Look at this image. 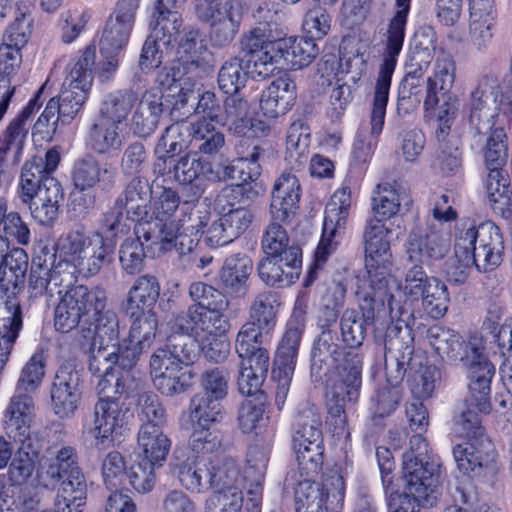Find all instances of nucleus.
<instances>
[{"label":"nucleus","instance_id":"393cba45","mask_svg":"<svg viewBox=\"0 0 512 512\" xmlns=\"http://www.w3.org/2000/svg\"><path fill=\"white\" fill-rule=\"evenodd\" d=\"M198 19L208 26L207 38L214 48L229 46L240 30L243 6L237 0H199Z\"/></svg>","mask_w":512,"mask_h":512},{"label":"nucleus","instance_id":"aec40b11","mask_svg":"<svg viewBox=\"0 0 512 512\" xmlns=\"http://www.w3.org/2000/svg\"><path fill=\"white\" fill-rule=\"evenodd\" d=\"M306 305L296 300L286 329L273 359L271 379L276 383L275 401L284 404L295 371L302 335L305 329Z\"/></svg>","mask_w":512,"mask_h":512},{"label":"nucleus","instance_id":"49530a36","mask_svg":"<svg viewBox=\"0 0 512 512\" xmlns=\"http://www.w3.org/2000/svg\"><path fill=\"white\" fill-rule=\"evenodd\" d=\"M28 255L21 245H13L5 264L0 268V290L7 298L15 297L24 288Z\"/></svg>","mask_w":512,"mask_h":512},{"label":"nucleus","instance_id":"6ab92c4d","mask_svg":"<svg viewBox=\"0 0 512 512\" xmlns=\"http://www.w3.org/2000/svg\"><path fill=\"white\" fill-rule=\"evenodd\" d=\"M508 158V136L502 127L491 128L484 147V162L488 175L486 191L494 214L505 220L512 217V189L504 166Z\"/></svg>","mask_w":512,"mask_h":512},{"label":"nucleus","instance_id":"052dcab7","mask_svg":"<svg viewBox=\"0 0 512 512\" xmlns=\"http://www.w3.org/2000/svg\"><path fill=\"white\" fill-rule=\"evenodd\" d=\"M352 203L351 180H344L335 190L325 207L324 222L326 225L346 228Z\"/></svg>","mask_w":512,"mask_h":512},{"label":"nucleus","instance_id":"4be33fe9","mask_svg":"<svg viewBox=\"0 0 512 512\" xmlns=\"http://www.w3.org/2000/svg\"><path fill=\"white\" fill-rule=\"evenodd\" d=\"M222 446V437L213 429L191 427L188 440L190 455L175 466V473L182 487L191 493L209 491L208 456Z\"/></svg>","mask_w":512,"mask_h":512},{"label":"nucleus","instance_id":"774afa93","mask_svg":"<svg viewBox=\"0 0 512 512\" xmlns=\"http://www.w3.org/2000/svg\"><path fill=\"white\" fill-rule=\"evenodd\" d=\"M91 18L92 12L87 8L63 11L59 19L61 41L65 44L73 43L84 32Z\"/></svg>","mask_w":512,"mask_h":512},{"label":"nucleus","instance_id":"b1692460","mask_svg":"<svg viewBox=\"0 0 512 512\" xmlns=\"http://www.w3.org/2000/svg\"><path fill=\"white\" fill-rule=\"evenodd\" d=\"M222 198V191L215 200L219 218L213 221L206 229V243L211 248L230 244L241 237L251 226L254 214L241 203L246 199L244 195H227Z\"/></svg>","mask_w":512,"mask_h":512},{"label":"nucleus","instance_id":"37998d69","mask_svg":"<svg viewBox=\"0 0 512 512\" xmlns=\"http://www.w3.org/2000/svg\"><path fill=\"white\" fill-rule=\"evenodd\" d=\"M137 444V458L160 468L166 462L172 442L163 433L162 427L154 423H143L138 432Z\"/></svg>","mask_w":512,"mask_h":512},{"label":"nucleus","instance_id":"3c124183","mask_svg":"<svg viewBox=\"0 0 512 512\" xmlns=\"http://www.w3.org/2000/svg\"><path fill=\"white\" fill-rule=\"evenodd\" d=\"M86 147L98 155H110L119 151L122 139L119 126L103 117H96L90 126L86 140Z\"/></svg>","mask_w":512,"mask_h":512},{"label":"nucleus","instance_id":"338daca9","mask_svg":"<svg viewBox=\"0 0 512 512\" xmlns=\"http://www.w3.org/2000/svg\"><path fill=\"white\" fill-rule=\"evenodd\" d=\"M420 298L424 310L431 318L440 319L446 314L450 297L447 286L441 280L431 277L430 284Z\"/></svg>","mask_w":512,"mask_h":512},{"label":"nucleus","instance_id":"bf43d9fd","mask_svg":"<svg viewBox=\"0 0 512 512\" xmlns=\"http://www.w3.org/2000/svg\"><path fill=\"white\" fill-rule=\"evenodd\" d=\"M430 62L431 55L427 49L415 51L411 54L406 63L405 75L399 86V95L403 94V99L419 92ZM398 100H400V97Z\"/></svg>","mask_w":512,"mask_h":512},{"label":"nucleus","instance_id":"2f4dec72","mask_svg":"<svg viewBox=\"0 0 512 512\" xmlns=\"http://www.w3.org/2000/svg\"><path fill=\"white\" fill-rule=\"evenodd\" d=\"M218 173L214 171L212 162L198 156L188 154L178 160L176 166V180L182 185L184 196L183 207L190 210L189 217L194 215L193 210L203 207L198 202L205 193L210 182L219 180Z\"/></svg>","mask_w":512,"mask_h":512},{"label":"nucleus","instance_id":"f3484780","mask_svg":"<svg viewBox=\"0 0 512 512\" xmlns=\"http://www.w3.org/2000/svg\"><path fill=\"white\" fill-rule=\"evenodd\" d=\"M454 249L466 267L475 266L480 272H489L503 261L504 239L500 228L491 221L469 227L463 224L456 234Z\"/></svg>","mask_w":512,"mask_h":512},{"label":"nucleus","instance_id":"4d7b16f0","mask_svg":"<svg viewBox=\"0 0 512 512\" xmlns=\"http://www.w3.org/2000/svg\"><path fill=\"white\" fill-rule=\"evenodd\" d=\"M141 235L136 234V238H128L120 246L119 260L123 270L130 275L139 273L144 266V259L147 256L163 254L155 248H149Z\"/></svg>","mask_w":512,"mask_h":512},{"label":"nucleus","instance_id":"c9c22d12","mask_svg":"<svg viewBox=\"0 0 512 512\" xmlns=\"http://www.w3.org/2000/svg\"><path fill=\"white\" fill-rule=\"evenodd\" d=\"M130 321V329L127 338L118 344L122 349V358L125 366L135 367L142 353L152 345L157 329L158 317L154 311H138L132 314L124 310Z\"/></svg>","mask_w":512,"mask_h":512},{"label":"nucleus","instance_id":"bb28decb","mask_svg":"<svg viewBox=\"0 0 512 512\" xmlns=\"http://www.w3.org/2000/svg\"><path fill=\"white\" fill-rule=\"evenodd\" d=\"M391 232L376 218H369L363 232L365 268L369 288L390 290L392 252L388 234Z\"/></svg>","mask_w":512,"mask_h":512},{"label":"nucleus","instance_id":"79ce46f5","mask_svg":"<svg viewBox=\"0 0 512 512\" xmlns=\"http://www.w3.org/2000/svg\"><path fill=\"white\" fill-rule=\"evenodd\" d=\"M406 251L412 262L422 265L442 259L448 251V246L437 231L415 227L409 233Z\"/></svg>","mask_w":512,"mask_h":512},{"label":"nucleus","instance_id":"473e14b6","mask_svg":"<svg viewBox=\"0 0 512 512\" xmlns=\"http://www.w3.org/2000/svg\"><path fill=\"white\" fill-rule=\"evenodd\" d=\"M128 413L129 409L124 407V403L98 399L94 406L93 426L88 430L95 449L104 451L120 441L128 429Z\"/></svg>","mask_w":512,"mask_h":512},{"label":"nucleus","instance_id":"13d9d810","mask_svg":"<svg viewBox=\"0 0 512 512\" xmlns=\"http://www.w3.org/2000/svg\"><path fill=\"white\" fill-rule=\"evenodd\" d=\"M0 237L12 245L27 246L31 232L28 225L16 211L8 212V201L0 197Z\"/></svg>","mask_w":512,"mask_h":512},{"label":"nucleus","instance_id":"c85d7f7f","mask_svg":"<svg viewBox=\"0 0 512 512\" xmlns=\"http://www.w3.org/2000/svg\"><path fill=\"white\" fill-rule=\"evenodd\" d=\"M236 152L237 157L224 167L223 174L225 179L237 182L222 189V198L235 193L246 196L247 200H252L258 195L253 182L261 175L262 167L259 159L264 149L260 143L255 141L248 143L245 140L239 141Z\"/></svg>","mask_w":512,"mask_h":512},{"label":"nucleus","instance_id":"a211bd4d","mask_svg":"<svg viewBox=\"0 0 512 512\" xmlns=\"http://www.w3.org/2000/svg\"><path fill=\"white\" fill-rule=\"evenodd\" d=\"M138 9L132 2L117 1L103 27L99 49L101 60L93 68L101 81L111 80L117 72L129 43Z\"/></svg>","mask_w":512,"mask_h":512},{"label":"nucleus","instance_id":"c756f323","mask_svg":"<svg viewBox=\"0 0 512 512\" xmlns=\"http://www.w3.org/2000/svg\"><path fill=\"white\" fill-rule=\"evenodd\" d=\"M96 325L88 326L81 322L78 327L81 328L82 337L84 341H80L82 349L88 346L89 371L96 376H102L106 373L107 366L110 370L114 369V365L118 364L123 370H131L133 367L124 365L122 358V349L118 344L119 338V320L117 319V334L116 336L110 335L107 327H95Z\"/></svg>","mask_w":512,"mask_h":512},{"label":"nucleus","instance_id":"423d86ee","mask_svg":"<svg viewBox=\"0 0 512 512\" xmlns=\"http://www.w3.org/2000/svg\"><path fill=\"white\" fill-rule=\"evenodd\" d=\"M270 22L259 23L242 41L248 60L255 67L285 64L292 69L309 66L319 53L318 46L307 36L282 37Z\"/></svg>","mask_w":512,"mask_h":512},{"label":"nucleus","instance_id":"f704fd0d","mask_svg":"<svg viewBox=\"0 0 512 512\" xmlns=\"http://www.w3.org/2000/svg\"><path fill=\"white\" fill-rule=\"evenodd\" d=\"M293 447L301 475L312 477L322 470L325 446L321 423L298 420L294 424Z\"/></svg>","mask_w":512,"mask_h":512},{"label":"nucleus","instance_id":"58836bf2","mask_svg":"<svg viewBox=\"0 0 512 512\" xmlns=\"http://www.w3.org/2000/svg\"><path fill=\"white\" fill-rule=\"evenodd\" d=\"M297 101V86L288 73L275 78L259 99V112L268 120H276L289 113Z\"/></svg>","mask_w":512,"mask_h":512},{"label":"nucleus","instance_id":"72a5a7b5","mask_svg":"<svg viewBox=\"0 0 512 512\" xmlns=\"http://www.w3.org/2000/svg\"><path fill=\"white\" fill-rule=\"evenodd\" d=\"M413 355L414 353L411 355L412 368L406 372L413 399L406 403L405 413L413 429L423 430L425 425L429 424V414L423 400L432 396L439 378V371L435 365L420 364L416 369L417 364L414 362Z\"/></svg>","mask_w":512,"mask_h":512},{"label":"nucleus","instance_id":"cd10ccee","mask_svg":"<svg viewBox=\"0 0 512 512\" xmlns=\"http://www.w3.org/2000/svg\"><path fill=\"white\" fill-rule=\"evenodd\" d=\"M325 378V397L327 414L325 425L334 437L349 435L345 403L356 402L360 395L362 378L352 383L351 375L329 371V374L315 375Z\"/></svg>","mask_w":512,"mask_h":512},{"label":"nucleus","instance_id":"864d4df0","mask_svg":"<svg viewBox=\"0 0 512 512\" xmlns=\"http://www.w3.org/2000/svg\"><path fill=\"white\" fill-rule=\"evenodd\" d=\"M182 212L183 215L179 222L182 223L181 226L190 223L186 229L190 230L194 237L180 233V225L178 224V238L176 245L172 249L175 248L180 254H187L192 252L203 235L206 236L205 228L208 227L211 212L209 206L195 208L193 210L194 215L191 216L192 218L189 217V209L182 206Z\"/></svg>","mask_w":512,"mask_h":512},{"label":"nucleus","instance_id":"69168bd1","mask_svg":"<svg viewBox=\"0 0 512 512\" xmlns=\"http://www.w3.org/2000/svg\"><path fill=\"white\" fill-rule=\"evenodd\" d=\"M32 26L33 19L29 8L24 6L22 9L20 4H17L15 19L7 27L1 44L22 50L31 37Z\"/></svg>","mask_w":512,"mask_h":512},{"label":"nucleus","instance_id":"a19ab883","mask_svg":"<svg viewBox=\"0 0 512 512\" xmlns=\"http://www.w3.org/2000/svg\"><path fill=\"white\" fill-rule=\"evenodd\" d=\"M470 348L475 355V359L469 366L470 405L479 412L487 414L491 410V381L495 375V367L477 347Z\"/></svg>","mask_w":512,"mask_h":512},{"label":"nucleus","instance_id":"8fccbe9b","mask_svg":"<svg viewBox=\"0 0 512 512\" xmlns=\"http://www.w3.org/2000/svg\"><path fill=\"white\" fill-rule=\"evenodd\" d=\"M3 310L5 315L0 318V374L10 358L23 327L22 308L19 303L7 300Z\"/></svg>","mask_w":512,"mask_h":512},{"label":"nucleus","instance_id":"0e129e2a","mask_svg":"<svg viewBox=\"0 0 512 512\" xmlns=\"http://www.w3.org/2000/svg\"><path fill=\"white\" fill-rule=\"evenodd\" d=\"M44 375V355L42 352H35L22 368L21 375L17 382L16 392L11 398L24 395L33 400V397L29 393L38 389L42 383Z\"/></svg>","mask_w":512,"mask_h":512},{"label":"nucleus","instance_id":"1a4fd4ad","mask_svg":"<svg viewBox=\"0 0 512 512\" xmlns=\"http://www.w3.org/2000/svg\"><path fill=\"white\" fill-rule=\"evenodd\" d=\"M189 295L194 303L175 316L173 329L181 337H193L195 341L211 335H226L229 328L225 317L229 305L226 295L201 281L191 283Z\"/></svg>","mask_w":512,"mask_h":512},{"label":"nucleus","instance_id":"4c0bfd02","mask_svg":"<svg viewBox=\"0 0 512 512\" xmlns=\"http://www.w3.org/2000/svg\"><path fill=\"white\" fill-rule=\"evenodd\" d=\"M44 90L45 84L36 91L17 116L9 123L0 137V156L7 158L10 152L13 153L15 159L21 156L29 131V122L45 101V98H43Z\"/></svg>","mask_w":512,"mask_h":512},{"label":"nucleus","instance_id":"ddd939ff","mask_svg":"<svg viewBox=\"0 0 512 512\" xmlns=\"http://www.w3.org/2000/svg\"><path fill=\"white\" fill-rule=\"evenodd\" d=\"M456 61L454 56L440 49L437 53L433 74L427 79V91L423 107L425 118L434 119L439 141L445 140L451 131L458 111V99L451 89L456 79Z\"/></svg>","mask_w":512,"mask_h":512},{"label":"nucleus","instance_id":"7c9ffc66","mask_svg":"<svg viewBox=\"0 0 512 512\" xmlns=\"http://www.w3.org/2000/svg\"><path fill=\"white\" fill-rule=\"evenodd\" d=\"M61 161L58 147L48 149L44 157L34 155L28 158L21 169L18 195L24 204H31L44 189L60 186L53 176Z\"/></svg>","mask_w":512,"mask_h":512},{"label":"nucleus","instance_id":"c03bdc74","mask_svg":"<svg viewBox=\"0 0 512 512\" xmlns=\"http://www.w3.org/2000/svg\"><path fill=\"white\" fill-rule=\"evenodd\" d=\"M253 271V262L243 253L232 254L224 260L219 272L220 285L232 296H244L249 290L248 280Z\"/></svg>","mask_w":512,"mask_h":512},{"label":"nucleus","instance_id":"4468645a","mask_svg":"<svg viewBox=\"0 0 512 512\" xmlns=\"http://www.w3.org/2000/svg\"><path fill=\"white\" fill-rule=\"evenodd\" d=\"M96 45L90 43L72 59L69 73L64 79L59 95L48 102L55 107L61 125H70L84 110L95 75Z\"/></svg>","mask_w":512,"mask_h":512},{"label":"nucleus","instance_id":"5fc2aeb1","mask_svg":"<svg viewBox=\"0 0 512 512\" xmlns=\"http://www.w3.org/2000/svg\"><path fill=\"white\" fill-rule=\"evenodd\" d=\"M106 373L100 376L97 384L99 399L114 400L120 402L122 396L126 399L132 396L136 387L135 379L131 376L130 370H110L107 366Z\"/></svg>","mask_w":512,"mask_h":512},{"label":"nucleus","instance_id":"a878e982","mask_svg":"<svg viewBox=\"0 0 512 512\" xmlns=\"http://www.w3.org/2000/svg\"><path fill=\"white\" fill-rule=\"evenodd\" d=\"M345 490L341 473L336 469H327L320 485L309 480L297 484L295 512H341Z\"/></svg>","mask_w":512,"mask_h":512},{"label":"nucleus","instance_id":"ea45409f","mask_svg":"<svg viewBox=\"0 0 512 512\" xmlns=\"http://www.w3.org/2000/svg\"><path fill=\"white\" fill-rule=\"evenodd\" d=\"M208 482L212 493H234L241 491L238 481L241 468L236 458L226 453L222 445L216 452L208 456Z\"/></svg>","mask_w":512,"mask_h":512},{"label":"nucleus","instance_id":"2eb2a0df","mask_svg":"<svg viewBox=\"0 0 512 512\" xmlns=\"http://www.w3.org/2000/svg\"><path fill=\"white\" fill-rule=\"evenodd\" d=\"M43 469L51 481L60 483L54 504L56 511L82 512L86 504L87 484L76 448L61 446L53 456L46 458Z\"/></svg>","mask_w":512,"mask_h":512},{"label":"nucleus","instance_id":"5701e85b","mask_svg":"<svg viewBox=\"0 0 512 512\" xmlns=\"http://www.w3.org/2000/svg\"><path fill=\"white\" fill-rule=\"evenodd\" d=\"M202 396H194L190 404L191 427L212 429L222 422V401L228 395L229 372L224 367L206 369L201 376Z\"/></svg>","mask_w":512,"mask_h":512},{"label":"nucleus","instance_id":"412c9836","mask_svg":"<svg viewBox=\"0 0 512 512\" xmlns=\"http://www.w3.org/2000/svg\"><path fill=\"white\" fill-rule=\"evenodd\" d=\"M179 205L180 197L172 188L162 187L159 193L150 195L151 214L136 228V234L149 243V248L167 252L176 245L178 222L174 216Z\"/></svg>","mask_w":512,"mask_h":512},{"label":"nucleus","instance_id":"e2e57ef3","mask_svg":"<svg viewBox=\"0 0 512 512\" xmlns=\"http://www.w3.org/2000/svg\"><path fill=\"white\" fill-rule=\"evenodd\" d=\"M497 89H499V79L495 74H483L477 79L466 105L471 123L480 121L482 111L487 108L489 97L495 98Z\"/></svg>","mask_w":512,"mask_h":512},{"label":"nucleus","instance_id":"f03ea898","mask_svg":"<svg viewBox=\"0 0 512 512\" xmlns=\"http://www.w3.org/2000/svg\"><path fill=\"white\" fill-rule=\"evenodd\" d=\"M300 197L298 178L291 173H282L273 186L269 208L271 220L261 241L265 256L257 264L258 276L267 286H290L301 275L302 249L291 241L285 228L299 208Z\"/></svg>","mask_w":512,"mask_h":512},{"label":"nucleus","instance_id":"09e8293b","mask_svg":"<svg viewBox=\"0 0 512 512\" xmlns=\"http://www.w3.org/2000/svg\"><path fill=\"white\" fill-rule=\"evenodd\" d=\"M428 341L435 354L442 360L462 361L468 357L469 344L452 329L434 325L428 329Z\"/></svg>","mask_w":512,"mask_h":512},{"label":"nucleus","instance_id":"f257e3e1","mask_svg":"<svg viewBox=\"0 0 512 512\" xmlns=\"http://www.w3.org/2000/svg\"><path fill=\"white\" fill-rule=\"evenodd\" d=\"M394 295L391 290L370 288L360 311L346 310L340 320V331L344 347L337 343V334L333 327L337 313L331 309L319 319L321 333L315 340L311 352L312 375L329 374V371L351 375L352 383H359L362 378L364 353L362 345L367 334V326L376 318H392Z\"/></svg>","mask_w":512,"mask_h":512},{"label":"nucleus","instance_id":"6e6552de","mask_svg":"<svg viewBox=\"0 0 512 512\" xmlns=\"http://www.w3.org/2000/svg\"><path fill=\"white\" fill-rule=\"evenodd\" d=\"M414 338L408 329L398 323L389 324L384 335L386 380L377 386L373 399L374 417L385 418L398 408L403 398L402 382L412 368L411 355Z\"/></svg>","mask_w":512,"mask_h":512},{"label":"nucleus","instance_id":"7ed1b4c3","mask_svg":"<svg viewBox=\"0 0 512 512\" xmlns=\"http://www.w3.org/2000/svg\"><path fill=\"white\" fill-rule=\"evenodd\" d=\"M30 270L28 291L31 298L47 296L52 298L56 293L59 301L54 309V327L60 333H69L78 328L81 322L95 327H107L110 335L117 334V314L107 309L105 290L86 285H65L55 280L61 278V270Z\"/></svg>","mask_w":512,"mask_h":512},{"label":"nucleus","instance_id":"0eeeda50","mask_svg":"<svg viewBox=\"0 0 512 512\" xmlns=\"http://www.w3.org/2000/svg\"><path fill=\"white\" fill-rule=\"evenodd\" d=\"M55 247L58 255L57 269L62 272L61 278L55 280L65 285H77L79 275L86 278L97 275L113 252L101 233L90 235L82 226L60 235Z\"/></svg>","mask_w":512,"mask_h":512},{"label":"nucleus","instance_id":"9b49d317","mask_svg":"<svg viewBox=\"0 0 512 512\" xmlns=\"http://www.w3.org/2000/svg\"><path fill=\"white\" fill-rule=\"evenodd\" d=\"M34 400L28 396L11 398L4 411V429L20 445L8 467V479L27 482L40 463V445L31 437Z\"/></svg>","mask_w":512,"mask_h":512},{"label":"nucleus","instance_id":"603ef678","mask_svg":"<svg viewBox=\"0 0 512 512\" xmlns=\"http://www.w3.org/2000/svg\"><path fill=\"white\" fill-rule=\"evenodd\" d=\"M160 295L158 279L150 274L139 276L130 287L124 303V310L132 314L138 311H154Z\"/></svg>","mask_w":512,"mask_h":512},{"label":"nucleus","instance_id":"6e6d98bb","mask_svg":"<svg viewBox=\"0 0 512 512\" xmlns=\"http://www.w3.org/2000/svg\"><path fill=\"white\" fill-rule=\"evenodd\" d=\"M190 145L197 150V154L213 156L217 154L225 144L222 132L208 120L199 119L191 123Z\"/></svg>","mask_w":512,"mask_h":512},{"label":"nucleus","instance_id":"a18cd8bd","mask_svg":"<svg viewBox=\"0 0 512 512\" xmlns=\"http://www.w3.org/2000/svg\"><path fill=\"white\" fill-rule=\"evenodd\" d=\"M185 0H156L154 6L155 24L149 37L159 41L163 46H170L178 41L182 26V17L171 8H178Z\"/></svg>","mask_w":512,"mask_h":512},{"label":"nucleus","instance_id":"e433bc0d","mask_svg":"<svg viewBox=\"0 0 512 512\" xmlns=\"http://www.w3.org/2000/svg\"><path fill=\"white\" fill-rule=\"evenodd\" d=\"M80 377L69 364H62L54 377L51 386L52 410L61 419L74 415L81 400Z\"/></svg>","mask_w":512,"mask_h":512},{"label":"nucleus","instance_id":"20e7f679","mask_svg":"<svg viewBox=\"0 0 512 512\" xmlns=\"http://www.w3.org/2000/svg\"><path fill=\"white\" fill-rule=\"evenodd\" d=\"M281 306L279 293L268 290L256 295L249 307V319L240 328L235 349L241 359L237 384L242 393L255 394L264 383L270 363V343Z\"/></svg>","mask_w":512,"mask_h":512},{"label":"nucleus","instance_id":"39448f33","mask_svg":"<svg viewBox=\"0 0 512 512\" xmlns=\"http://www.w3.org/2000/svg\"><path fill=\"white\" fill-rule=\"evenodd\" d=\"M423 430L409 428L415 434L411 436L409 451L403 454V477L406 490L403 493L393 491L387 502L388 512H419L421 502H430L440 486L441 465L430 460L429 444Z\"/></svg>","mask_w":512,"mask_h":512},{"label":"nucleus","instance_id":"f8f14e48","mask_svg":"<svg viewBox=\"0 0 512 512\" xmlns=\"http://www.w3.org/2000/svg\"><path fill=\"white\" fill-rule=\"evenodd\" d=\"M196 356L193 340L171 335L165 347L157 348L150 358V375L155 388L166 396L186 392L195 376L191 366Z\"/></svg>","mask_w":512,"mask_h":512},{"label":"nucleus","instance_id":"9d476101","mask_svg":"<svg viewBox=\"0 0 512 512\" xmlns=\"http://www.w3.org/2000/svg\"><path fill=\"white\" fill-rule=\"evenodd\" d=\"M412 0H396V11L387 25L386 41L372 94L371 135L379 137L385 124L392 77L403 49Z\"/></svg>","mask_w":512,"mask_h":512},{"label":"nucleus","instance_id":"680f3d73","mask_svg":"<svg viewBox=\"0 0 512 512\" xmlns=\"http://www.w3.org/2000/svg\"><path fill=\"white\" fill-rule=\"evenodd\" d=\"M36 197L37 201L28 204L32 217L41 225H51L58 217L60 202L64 200L62 186L44 189Z\"/></svg>","mask_w":512,"mask_h":512},{"label":"nucleus","instance_id":"de8ad7c7","mask_svg":"<svg viewBox=\"0 0 512 512\" xmlns=\"http://www.w3.org/2000/svg\"><path fill=\"white\" fill-rule=\"evenodd\" d=\"M72 181L76 189L83 192L100 185L103 190L111 188L115 183V173L103 168L92 157L75 161L72 168Z\"/></svg>","mask_w":512,"mask_h":512},{"label":"nucleus","instance_id":"dca6fc26","mask_svg":"<svg viewBox=\"0 0 512 512\" xmlns=\"http://www.w3.org/2000/svg\"><path fill=\"white\" fill-rule=\"evenodd\" d=\"M460 436L465 439L453 448V456L459 471L468 477L497 470L498 453L492 440L486 435L478 413L466 410L460 417Z\"/></svg>","mask_w":512,"mask_h":512}]
</instances>
